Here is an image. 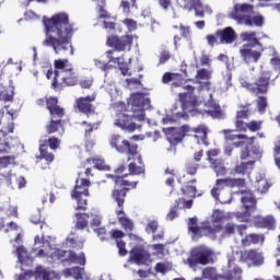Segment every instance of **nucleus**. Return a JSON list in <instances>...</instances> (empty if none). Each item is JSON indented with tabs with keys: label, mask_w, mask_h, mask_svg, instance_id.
<instances>
[{
	"label": "nucleus",
	"mask_w": 280,
	"mask_h": 280,
	"mask_svg": "<svg viewBox=\"0 0 280 280\" xmlns=\"http://www.w3.org/2000/svg\"><path fill=\"white\" fill-rule=\"evenodd\" d=\"M46 38L44 47H51L56 56L62 58L73 56V45H71V34L73 25L69 23V14L65 12L56 13L50 19L44 18Z\"/></svg>",
	"instance_id": "f257e3e1"
},
{
	"label": "nucleus",
	"mask_w": 280,
	"mask_h": 280,
	"mask_svg": "<svg viewBox=\"0 0 280 280\" xmlns=\"http://www.w3.org/2000/svg\"><path fill=\"white\" fill-rule=\"evenodd\" d=\"M110 148L119 152V154H129L128 161H133L129 164V172L132 176H139L145 172L143 160L137 152V144L130 143L128 140H122L121 136L114 135L109 141Z\"/></svg>",
	"instance_id": "f03ea898"
},
{
	"label": "nucleus",
	"mask_w": 280,
	"mask_h": 280,
	"mask_svg": "<svg viewBox=\"0 0 280 280\" xmlns=\"http://www.w3.org/2000/svg\"><path fill=\"white\" fill-rule=\"evenodd\" d=\"M224 220H229V213L222 210H214L211 215L212 224H217L213 228L208 225L198 226V219L190 218L188 221V231L192 235V240H198V237H202L206 235L210 240H217L218 235L222 233V222Z\"/></svg>",
	"instance_id": "7ed1b4c3"
},
{
	"label": "nucleus",
	"mask_w": 280,
	"mask_h": 280,
	"mask_svg": "<svg viewBox=\"0 0 280 280\" xmlns=\"http://www.w3.org/2000/svg\"><path fill=\"white\" fill-rule=\"evenodd\" d=\"M162 82L164 84H168V82H172V89H174L175 86L178 89H184V91H188L179 94L183 110H191V108H196V106H198V98L189 94L194 92V90L196 89V86L189 83L191 81H186L185 83H183V77L180 74L166 72L162 78Z\"/></svg>",
	"instance_id": "20e7f679"
},
{
	"label": "nucleus",
	"mask_w": 280,
	"mask_h": 280,
	"mask_svg": "<svg viewBox=\"0 0 280 280\" xmlns=\"http://www.w3.org/2000/svg\"><path fill=\"white\" fill-rule=\"evenodd\" d=\"M10 163H12V156L0 158V180L4 179L11 189H14V185H18L19 189H23L26 185L25 177H18L16 174L8 170Z\"/></svg>",
	"instance_id": "39448f33"
},
{
	"label": "nucleus",
	"mask_w": 280,
	"mask_h": 280,
	"mask_svg": "<svg viewBox=\"0 0 280 280\" xmlns=\"http://www.w3.org/2000/svg\"><path fill=\"white\" fill-rule=\"evenodd\" d=\"M213 250L208 247L201 246L196 247L191 250L188 257V266L195 271L198 270V266H207L208 264H213Z\"/></svg>",
	"instance_id": "423d86ee"
},
{
	"label": "nucleus",
	"mask_w": 280,
	"mask_h": 280,
	"mask_svg": "<svg viewBox=\"0 0 280 280\" xmlns=\"http://www.w3.org/2000/svg\"><path fill=\"white\" fill-rule=\"evenodd\" d=\"M90 186L91 182H89V179H84L82 177L77 178L74 189L71 192V198H73V200H77V211L86 210V201L89 198Z\"/></svg>",
	"instance_id": "0eeeda50"
},
{
	"label": "nucleus",
	"mask_w": 280,
	"mask_h": 280,
	"mask_svg": "<svg viewBox=\"0 0 280 280\" xmlns=\"http://www.w3.org/2000/svg\"><path fill=\"white\" fill-rule=\"evenodd\" d=\"M128 104L131 106L133 119H137V121H143V119H145L144 112L150 108V98L145 97L142 93H135L131 94V98Z\"/></svg>",
	"instance_id": "6e6552de"
},
{
	"label": "nucleus",
	"mask_w": 280,
	"mask_h": 280,
	"mask_svg": "<svg viewBox=\"0 0 280 280\" xmlns=\"http://www.w3.org/2000/svg\"><path fill=\"white\" fill-rule=\"evenodd\" d=\"M271 75L270 71H262L254 84L249 83L244 78H240V84L243 89H246L249 93H255L256 95H259V93H268Z\"/></svg>",
	"instance_id": "1a4fd4ad"
},
{
	"label": "nucleus",
	"mask_w": 280,
	"mask_h": 280,
	"mask_svg": "<svg viewBox=\"0 0 280 280\" xmlns=\"http://www.w3.org/2000/svg\"><path fill=\"white\" fill-rule=\"evenodd\" d=\"M253 14V5L248 3H236L232 12L230 13L231 19L236 21L238 25H247L253 27V19L250 18Z\"/></svg>",
	"instance_id": "9d476101"
},
{
	"label": "nucleus",
	"mask_w": 280,
	"mask_h": 280,
	"mask_svg": "<svg viewBox=\"0 0 280 280\" xmlns=\"http://www.w3.org/2000/svg\"><path fill=\"white\" fill-rule=\"evenodd\" d=\"M232 257L234 261H243L248 266H262L264 265V256L253 249L240 252L238 248L233 249Z\"/></svg>",
	"instance_id": "9b49d317"
},
{
	"label": "nucleus",
	"mask_w": 280,
	"mask_h": 280,
	"mask_svg": "<svg viewBox=\"0 0 280 280\" xmlns=\"http://www.w3.org/2000/svg\"><path fill=\"white\" fill-rule=\"evenodd\" d=\"M54 67L55 71L48 70L46 78L48 80H51L52 78L51 86L52 89H58V78L61 77L62 73H66V71L73 69V66L67 59H56L54 61Z\"/></svg>",
	"instance_id": "f8f14e48"
},
{
	"label": "nucleus",
	"mask_w": 280,
	"mask_h": 280,
	"mask_svg": "<svg viewBox=\"0 0 280 280\" xmlns=\"http://www.w3.org/2000/svg\"><path fill=\"white\" fill-rule=\"evenodd\" d=\"M259 151L250 152L248 149L242 151L241 159L245 161V159H252L247 162H243L241 165L236 166L235 170L231 171L230 174L235 176V174H246L248 170H253V165H255V159H258Z\"/></svg>",
	"instance_id": "ddd939ff"
},
{
	"label": "nucleus",
	"mask_w": 280,
	"mask_h": 280,
	"mask_svg": "<svg viewBox=\"0 0 280 280\" xmlns=\"http://www.w3.org/2000/svg\"><path fill=\"white\" fill-rule=\"evenodd\" d=\"M246 185V180L244 178H220L217 179V187L212 188L211 196L215 200H220V189H224V187H244Z\"/></svg>",
	"instance_id": "4468645a"
},
{
	"label": "nucleus",
	"mask_w": 280,
	"mask_h": 280,
	"mask_svg": "<svg viewBox=\"0 0 280 280\" xmlns=\"http://www.w3.org/2000/svg\"><path fill=\"white\" fill-rule=\"evenodd\" d=\"M33 252L37 253V257H54L55 253H58V249L54 248L49 241L35 236V244Z\"/></svg>",
	"instance_id": "2eb2a0df"
},
{
	"label": "nucleus",
	"mask_w": 280,
	"mask_h": 280,
	"mask_svg": "<svg viewBox=\"0 0 280 280\" xmlns=\"http://www.w3.org/2000/svg\"><path fill=\"white\" fill-rule=\"evenodd\" d=\"M132 35H125V36H112L107 38L108 47H114L116 51H126V49L130 50L132 47Z\"/></svg>",
	"instance_id": "dca6fc26"
},
{
	"label": "nucleus",
	"mask_w": 280,
	"mask_h": 280,
	"mask_svg": "<svg viewBox=\"0 0 280 280\" xmlns=\"http://www.w3.org/2000/svg\"><path fill=\"white\" fill-rule=\"evenodd\" d=\"M48 147L50 148V150H58L60 148V139L52 137L39 144V152L42 159H45L47 163H51L54 161V154L47 152Z\"/></svg>",
	"instance_id": "f3484780"
},
{
	"label": "nucleus",
	"mask_w": 280,
	"mask_h": 280,
	"mask_svg": "<svg viewBox=\"0 0 280 280\" xmlns=\"http://www.w3.org/2000/svg\"><path fill=\"white\" fill-rule=\"evenodd\" d=\"M187 132H189V126L187 125L179 128H168L166 129V139L171 145H176L183 141Z\"/></svg>",
	"instance_id": "a211bd4d"
},
{
	"label": "nucleus",
	"mask_w": 280,
	"mask_h": 280,
	"mask_svg": "<svg viewBox=\"0 0 280 280\" xmlns=\"http://www.w3.org/2000/svg\"><path fill=\"white\" fill-rule=\"evenodd\" d=\"M241 202L245 208L243 220L248 221V218H250V211H253L257 205V199H255V196L250 190H241Z\"/></svg>",
	"instance_id": "6ab92c4d"
},
{
	"label": "nucleus",
	"mask_w": 280,
	"mask_h": 280,
	"mask_svg": "<svg viewBox=\"0 0 280 280\" xmlns=\"http://www.w3.org/2000/svg\"><path fill=\"white\" fill-rule=\"evenodd\" d=\"M129 261L137 264V266H148L150 262V254L141 247H136L130 250Z\"/></svg>",
	"instance_id": "aec40b11"
},
{
	"label": "nucleus",
	"mask_w": 280,
	"mask_h": 280,
	"mask_svg": "<svg viewBox=\"0 0 280 280\" xmlns=\"http://www.w3.org/2000/svg\"><path fill=\"white\" fill-rule=\"evenodd\" d=\"M32 277L36 280H51L52 277H56V273L47 271L43 267H37L35 273L32 271H26L24 275H20L18 280H31Z\"/></svg>",
	"instance_id": "412c9836"
},
{
	"label": "nucleus",
	"mask_w": 280,
	"mask_h": 280,
	"mask_svg": "<svg viewBox=\"0 0 280 280\" xmlns=\"http://www.w3.org/2000/svg\"><path fill=\"white\" fill-rule=\"evenodd\" d=\"M261 51H264V46L259 47L258 50L250 46L249 48L241 49L240 55L246 65H250L253 62H259V58H261Z\"/></svg>",
	"instance_id": "4be33fe9"
},
{
	"label": "nucleus",
	"mask_w": 280,
	"mask_h": 280,
	"mask_svg": "<svg viewBox=\"0 0 280 280\" xmlns=\"http://www.w3.org/2000/svg\"><path fill=\"white\" fill-rule=\"evenodd\" d=\"M115 126H117L118 128H121V130H126L127 132H135V130H137L138 128H141V125L130 122V116L121 113L117 114Z\"/></svg>",
	"instance_id": "5701e85b"
},
{
	"label": "nucleus",
	"mask_w": 280,
	"mask_h": 280,
	"mask_svg": "<svg viewBox=\"0 0 280 280\" xmlns=\"http://www.w3.org/2000/svg\"><path fill=\"white\" fill-rule=\"evenodd\" d=\"M78 84V73L73 71V68L61 72V75L58 77L57 86H75Z\"/></svg>",
	"instance_id": "b1692460"
},
{
	"label": "nucleus",
	"mask_w": 280,
	"mask_h": 280,
	"mask_svg": "<svg viewBox=\"0 0 280 280\" xmlns=\"http://www.w3.org/2000/svg\"><path fill=\"white\" fill-rule=\"evenodd\" d=\"M222 132L225 136L226 141H236V139L244 140L240 142H234L233 145H235V148H240V145H244V143L250 144L255 140V137L248 138V136L246 135L233 133V130L231 129H224Z\"/></svg>",
	"instance_id": "393cba45"
},
{
	"label": "nucleus",
	"mask_w": 280,
	"mask_h": 280,
	"mask_svg": "<svg viewBox=\"0 0 280 280\" xmlns=\"http://www.w3.org/2000/svg\"><path fill=\"white\" fill-rule=\"evenodd\" d=\"M212 73L213 72L211 70L207 69H199L197 71L196 80L199 84V91H209V86H211V82H209V80H211Z\"/></svg>",
	"instance_id": "a878e982"
},
{
	"label": "nucleus",
	"mask_w": 280,
	"mask_h": 280,
	"mask_svg": "<svg viewBox=\"0 0 280 280\" xmlns=\"http://www.w3.org/2000/svg\"><path fill=\"white\" fill-rule=\"evenodd\" d=\"M15 145H19V139L5 138V132L0 130V154H8Z\"/></svg>",
	"instance_id": "bb28decb"
},
{
	"label": "nucleus",
	"mask_w": 280,
	"mask_h": 280,
	"mask_svg": "<svg viewBox=\"0 0 280 280\" xmlns=\"http://www.w3.org/2000/svg\"><path fill=\"white\" fill-rule=\"evenodd\" d=\"M217 36H219L222 45H231L232 43H235V38H237L235 31L231 26L224 28L223 31H218Z\"/></svg>",
	"instance_id": "cd10ccee"
},
{
	"label": "nucleus",
	"mask_w": 280,
	"mask_h": 280,
	"mask_svg": "<svg viewBox=\"0 0 280 280\" xmlns=\"http://www.w3.org/2000/svg\"><path fill=\"white\" fill-rule=\"evenodd\" d=\"M95 97L93 96H86L81 97L77 100V108H79L80 113H84V115H91V113H94L93 105L91 102H94Z\"/></svg>",
	"instance_id": "c85d7f7f"
},
{
	"label": "nucleus",
	"mask_w": 280,
	"mask_h": 280,
	"mask_svg": "<svg viewBox=\"0 0 280 280\" xmlns=\"http://www.w3.org/2000/svg\"><path fill=\"white\" fill-rule=\"evenodd\" d=\"M235 261L233 256L229 258L228 266L229 272L225 275L226 280H242V269L235 266Z\"/></svg>",
	"instance_id": "c756f323"
},
{
	"label": "nucleus",
	"mask_w": 280,
	"mask_h": 280,
	"mask_svg": "<svg viewBox=\"0 0 280 280\" xmlns=\"http://www.w3.org/2000/svg\"><path fill=\"white\" fill-rule=\"evenodd\" d=\"M210 100L206 103L207 115H210L213 119H222V109H220V105L213 101V95L209 94Z\"/></svg>",
	"instance_id": "7c9ffc66"
},
{
	"label": "nucleus",
	"mask_w": 280,
	"mask_h": 280,
	"mask_svg": "<svg viewBox=\"0 0 280 280\" xmlns=\"http://www.w3.org/2000/svg\"><path fill=\"white\" fill-rule=\"evenodd\" d=\"M102 88L106 93H108L109 97L113 100H117L119 95H121V92L119 89H117V85L112 80H105Z\"/></svg>",
	"instance_id": "2f4dec72"
},
{
	"label": "nucleus",
	"mask_w": 280,
	"mask_h": 280,
	"mask_svg": "<svg viewBox=\"0 0 280 280\" xmlns=\"http://www.w3.org/2000/svg\"><path fill=\"white\" fill-rule=\"evenodd\" d=\"M254 222L258 229H272L275 226V217H256Z\"/></svg>",
	"instance_id": "473e14b6"
},
{
	"label": "nucleus",
	"mask_w": 280,
	"mask_h": 280,
	"mask_svg": "<svg viewBox=\"0 0 280 280\" xmlns=\"http://www.w3.org/2000/svg\"><path fill=\"white\" fill-rule=\"evenodd\" d=\"M116 215H117V220H118L119 224H121V226H122V229H125V231H132L135 225L132 224V221L127 218L122 208H120L119 210H116Z\"/></svg>",
	"instance_id": "72a5a7b5"
},
{
	"label": "nucleus",
	"mask_w": 280,
	"mask_h": 280,
	"mask_svg": "<svg viewBox=\"0 0 280 280\" xmlns=\"http://www.w3.org/2000/svg\"><path fill=\"white\" fill-rule=\"evenodd\" d=\"M241 38L245 43H249L250 47H262L261 43H259V39L257 38V33L255 32H245L241 34Z\"/></svg>",
	"instance_id": "f704fd0d"
},
{
	"label": "nucleus",
	"mask_w": 280,
	"mask_h": 280,
	"mask_svg": "<svg viewBox=\"0 0 280 280\" xmlns=\"http://www.w3.org/2000/svg\"><path fill=\"white\" fill-rule=\"evenodd\" d=\"M192 132H195V139H197V143H203V145H207V126L199 125L197 128L192 129Z\"/></svg>",
	"instance_id": "c9c22d12"
},
{
	"label": "nucleus",
	"mask_w": 280,
	"mask_h": 280,
	"mask_svg": "<svg viewBox=\"0 0 280 280\" xmlns=\"http://www.w3.org/2000/svg\"><path fill=\"white\" fill-rule=\"evenodd\" d=\"M235 229L242 236V235H244V231H246V229H248V228L246 226V224H241L238 226H235V224H233V223H228L224 228L223 234H221V237H224V235H233V233H235Z\"/></svg>",
	"instance_id": "e433bc0d"
},
{
	"label": "nucleus",
	"mask_w": 280,
	"mask_h": 280,
	"mask_svg": "<svg viewBox=\"0 0 280 280\" xmlns=\"http://www.w3.org/2000/svg\"><path fill=\"white\" fill-rule=\"evenodd\" d=\"M264 243V235L249 234L242 238L243 246H250V244H261Z\"/></svg>",
	"instance_id": "4c0bfd02"
},
{
	"label": "nucleus",
	"mask_w": 280,
	"mask_h": 280,
	"mask_svg": "<svg viewBox=\"0 0 280 280\" xmlns=\"http://www.w3.org/2000/svg\"><path fill=\"white\" fill-rule=\"evenodd\" d=\"M65 277H73L75 280H82V275H84V268L80 267H73V268H68L63 270Z\"/></svg>",
	"instance_id": "58836bf2"
},
{
	"label": "nucleus",
	"mask_w": 280,
	"mask_h": 280,
	"mask_svg": "<svg viewBox=\"0 0 280 280\" xmlns=\"http://www.w3.org/2000/svg\"><path fill=\"white\" fill-rule=\"evenodd\" d=\"M191 10H195V16H198L199 19L205 18V12H211V9L209 7L202 5V2H200V0H197L194 3Z\"/></svg>",
	"instance_id": "ea45409f"
},
{
	"label": "nucleus",
	"mask_w": 280,
	"mask_h": 280,
	"mask_svg": "<svg viewBox=\"0 0 280 280\" xmlns=\"http://www.w3.org/2000/svg\"><path fill=\"white\" fill-rule=\"evenodd\" d=\"M16 255L22 266H27L28 264H32V259H30V256H27V250L25 249L24 246H19L16 248Z\"/></svg>",
	"instance_id": "a19ab883"
},
{
	"label": "nucleus",
	"mask_w": 280,
	"mask_h": 280,
	"mask_svg": "<svg viewBox=\"0 0 280 280\" xmlns=\"http://www.w3.org/2000/svg\"><path fill=\"white\" fill-rule=\"evenodd\" d=\"M68 259L71 264H79L80 266H85L86 257L84 253H80L79 255L73 252H68Z\"/></svg>",
	"instance_id": "79ce46f5"
},
{
	"label": "nucleus",
	"mask_w": 280,
	"mask_h": 280,
	"mask_svg": "<svg viewBox=\"0 0 280 280\" xmlns=\"http://www.w3.org/2000/svg\"><path fill=\"white\" fill-rule=\"evenodd\" d=\"M211 167L214 170L217 176H226V174H229V170H226L222 160H215L214 163L211 164Z\"/></svg>",
	"instance_id": "37998d69"
},
{
	"label": "nucleus",
	"mask_w": 280,
	"mask_h": 280,
	"mask_svg": "<svg viewBox=\"0 0 280 280\" xmlns=\"http://www.w3.org/2000/svg\"><path fill=\"white\" fill-rule=\"evenodd\" d=\"M158 3L164 12H170V10H172V19H178V13H176V10L172 7V0H158Z\"/></svg>",
	"instance_id": "c03bdc74"
},
{
	"label": "nucleus",
	"mask_w": 280,
	"mask_h": 280,
	"mask_svg": "<svg viewBox=\"0 0 280 280\" xmlns=\"http://www.w3.org/2000/svg\"><path fill=\"white\" fill-rule=\"evenodd\" d=\"M113 198L117 202L118 207L121 209V207H124V198H126V188H122L121 190L115 189L113 191Z\"/></svg>",
	"instance_id": "a18cd8bd"
},
{
	"label": "nucleus",
	"mask_w": 280,
	"mask_h": 280,
	"mask_svg": "<svg viewBox=\"0 0 280 280\" xmlns=\"http://www.w3.org/2000/svg\"><path fill=\"white\" fill-rule=\"evenodd\" d=\"M257 191H260V194H266L268 189L270 188V185H268V180L265 179L264 176H260L259 179H256V185H255Z\"/></svg>",
	"instance_id": "49530a36"
},
{
	"label": "nucleus",
	"mask_w": 280,
	"mask_h": 280,
	"mask_svg": "<svg viewBox=\"0 0 280 280\" xmlns=\"http://www.w3.org/2000/svg\"><path fill=\"white\" fill-rule=\"evenodd\" d=\"M60 128H62V120L51 119L50 124L47 126L46 130H47L48 135H54V132H58V130H60Z\"/></svg>",
	"instance_id": "de8ad7c7"
},
{
	"label": "nucleus",
	"mask_w": 280,
	"mask_h": 280,
	"mask_svg": "<svg viewBox=\"0 0 280 280\" xmlns=\"http://www.w3.org/2000/svg\"><path fill=\"white\" fill-rule=\"evenodd\" d=\"M124 178H126V175L124 176L117 175L115 177L116 185H119L120 187H132L133 189L137 187V182H129Z\"/></svg>",
	"instance_id": "09e8293b"
},
{
	"label": "nucleus",
	"mask_w": 280,
	"mask_h": 280,
	"mask_svg": "<svg viewBox=\"0 0 280 280\" xmlns=\"http://www.w3.org/2000/svg\"><path fill=\"white\" fill-rule=\"evenodd\" d=\"M89 224V214L77 213V229H86Z\"/></svg>",
	"instance_id": "8fccbe9b"
},
{
	"label": "nucleus",
	"mask_w": 280,
	"mask_h": 280,
	"mask_svg": "<svg viewBox=\"0 0 280 280\" xmlns=\"http://www.w3.org/2000/svg\"><path fill=\"white\" fill-rule=\"evenodd\" d=\"M109 62L117 63L122 75H130V73L128 72V65L121 62V58L109 57Z\"/></svg>",
	"instance_id": "3c124183"
},
{
	"label": "nucleus",
	"mask_w": 280,
	"mask_h": 280,
	"mask_svg": "<svg viewBox=\"0 0 280 280\" xmlns=\"http://www.w3.org/2000/svg\"><path fill=\"white\" fill-rule=\"evenodd\" d=\"M12 97H14V88L12 86L0 92V100L3 102H12Z\"/></svg>",
	"instance_id": "603ef678"
},
{
	"label": "nucleus",
	"mask_w": 280,
	"mask_h": 280,
	"mask_svg": "<svg viewBox=\"0 0 280 280\" xmlns=\"http://www.w3.org/2000/svg\"><path fill=\"white\" fill-rule=\"evenodd\" d=\"M49 113L51 115V119H55V120H58V119L61 120V117H65V108L60 106L52 108Z\"/></svg>",
	"instance_id": "864d4df0"
},
{
	"label": "nucleus",
	"mask_w": 280,
	"mask_h": 280,
	"mask_svg": "<svg viewBox=\"0 0 280 280\" xmlns=\"http://www.w3.org/2000/svg\"><path fill=\"white\" fill-rule=\"evenodd\" d=\"M267 107H268V98H266V96H259L257 100L258 112L262 115V113H266Z\"/></svg>",
	"instance_id": "5fc2aeb1"
},
{
	"label": "nucleus",
	"mask_w": 280,
	"mask_h": 280,
	"mask_svg": "<svg viewBox=\"0 0 280 280\" xmlns=\"http://www.w3.org/2000/svg\"><path fill=\"white\" fill-rule=\"evenodd\" d=\"M122 25L127 27L128 32H136L137 30V21L132 19H125L121 21Z\"/></svg>",
	"instance_id": "6e6d98bb"
},
{
	"label": "nucleus",
	"mask_w": 280,
	"mask_h": 280,
	"mask_svg": "<svg viewBox=\"0 0 280 280\" xmlns=\"http://www.w3.org/2000/svg\"><path fill=\"white\" fill-rule=\"evenodd\" d=\"M177 207H179V209H191L192 205H194V200L189 199V200H185V199H178L176 201Z\"/></svg>",
	"instance_id": "4d7b16f0"
},
{
	"label": "nucleus",
	"mask_w": 280,
	"mask_h": 280,
	"mask_svg": "<svg viewBox=\"0 0 280 280\" xmlns=\"http://www.w3.org/2000/svg\"><path fill=\"white\" fill-rule=\"evenodd\" d=\"M116 244L120 257H126V255H128V250H126V243L121 240H116Z\"/></svg>",
	"instance_id": "13d9d810"
},
{
	"label": "nucleus",
	"mask_w": 280,
	"mask_h": 280,
	"mask_svg": "<svg viewBox=\"0 0 280 280\" xmlns=\"http://www.w3.org/2000/svg\"><path fill=\"white\" fill-rule=\"evenodd\" d=\"M184 196H188V198L196 197V186H186L182 188Z\"/></svg>",
	"instance_id": "bf43d9fd"
},
{
	"label": "nucleus",
	"mask_w": 280,
	"mask_h": 280,
	"mask_svg": "<svg viewBox=\"0 0 280 280\" xmlns=\"http://www.w3.org/2000/svg\"><path fill=\"white\" fill-rule=\"evenodd\" d=\"M94 65L97 69H101V71H104L105 73H107L110 69V65L105 63L100 59H94Z\"/></svg>",
	"instance_id": "052dcab7"
},
{
	"label": "nucleus",
	"mask_w": 280,
	"mask_h": 280,
	"mask_svg": "<svg viewBox=\"0 0 280 280\" xmlns=\"http://www.w3.org/2000/svg\"><path fill=\"white\" fill-rule=\"evenodd\" d=\"M250 115V110H248V106H243L241 110L236 114V119H247V117Z\"/></svg>",
	"instance_id": "680f3d73"
},
{
	"label": "nucleus",
	"mask_w": 280,
	"mask_h": 280,
	"mask_svg": "<svg viewBox=\"0 0 280 280\" xmlns=\"http://www.w3.org/2000/svg\"><path fill=\"white\" fill-rule=\"evenodd\" d=\"M220 154V150L218 149H211L207 152V156H208V161L209 163L212 165L213 163H215V156H218Z\"/></svg>",
	"instance_id": "e2e57ef3"
},
{
	"label": "nucleus",
	"mask_w": 280,
	"mask_h": 280,
	"mask_svg": "<svg viewBox=\"0 0 280 280\" xmlns=\"http://www.w3.org/2000/svg\"><path fill=\"white\" fill-rule=\"evenodd\" d=\"M81 126L83 127V129L85 131V137L91 135L93 132V130H97V125H91V124H88L86 121H83L81 124Z\"/></svg>",
	"instance_id": "0e129e2a"
},
{
	"label": "nucleus",
	"mask_w": 280,
	"mask_h": 280,
	"mask_svg": "<svg viewBox=\"0 0 280 280\" xmlns=\"http://www.w3.org/2000/svg\"><path fill=\"white\" fill-rule=\"evenodd\" d=\"M203 279H213L215 277V269L208 267L202 270Z\"/></svg>",
	"instance_id": "69168bd1"
},
{
	"label": "nucleus",
	"mask_w": 280,
	"mask_h": 280,
	"mask_svg": "<svg viewBox=\"0 0 280 280\" xmlns=\"http://www.w3.org/2000/svg\"><path fill=\"white\" fill-rule=\"evenodd\" d=\"M235 126H236V130L238 132H244V131L248 130V122H244L241 119H236Z\"/></svg>",
	"instance_id": "338daca9"
},
{
	"label": "nucleus",
	"mask_w": 280,
	"mask_h": 280,
	"mask_svg": "<svg viewBox=\"0 0 280 280\" xmlns=\"http://www.w3.org/2000/svg\"><path fill=\"white\" fill-rule=\"evenodd\" d=\"M270 63L273 67L275 71H280V58L279 57L271 58Z\"/></svg>",
	"instance_id": "774afa93"
}]
</instances>
